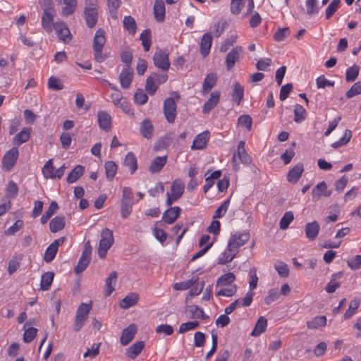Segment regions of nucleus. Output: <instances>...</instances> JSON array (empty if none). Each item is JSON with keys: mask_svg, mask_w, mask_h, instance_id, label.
<instances>
[{"mask_svg": "<svg viewBox=\"0 0 361 361\" xmlns=\"http://www.w3.org/2000/svg\"><path fill=\"white\" fill-rule=\"evenodd\" d=\"M106 41L105 30L103 28H99L94 34L92 42L94 59L98 63L104 61L108 57L107 54L103 51Z\"/></svg>", "mask_w": 361, "mask_h": 361, "instance_id": "1", "label": "nucleus"}, {"mask_svg": "<svg viewBox=\"0 0 361 361\" xmlns=\"http://www.w3.org/2000/svg\"><path fill=\"white\" fill-rule=\"evenodd\" d=\"M185 190V183L179 178L172 183L171 192L166 193V205L171 207L172 204L178 201L183 195Z\"/></svg>", "mask_w": 361, "mask_h": 361, "instance_id": "2", "label": "nucleus"}, {"mask_svg": "<svg viewBox=\"0 0 361 361\" xmlns=\"http://www.w3.org/2000/svg\"><path fill=\"white\" fill-rule=\"evenodd\" d=\"M114 243V236L112 231L108 228H104L101 233V239L98 247V255L101 259H104Z\"/></svg>", "mask_w": 361, "mask_h": 361, "instance_id": "3", "label": "nucleus"}, {"mask_svg": "<svg viewBox=\"0 0 361 361\" xmlns=\"http://www.w3.org/2000/svg\"><path fill=\"white\" fill-rule=\"evenodd\" d=\"M134 204L133 193L130 188L125 187L123 189L121 213L123 218H127L132 212Z\"/></svg>", "mask_w": 361, "mask_h": 361, "instance_id": "4", "label": "nucleus"}, {"mask_svg": "<svg viewBox=\"0 0 361 361\" xmlns=\"http://www.w3.org/2000/svg\"><path fill=\"white\" fill-rule=\"evenodd\" d=\"M245 142L244 141H240L238 145L237 152L233 156L232 163L233 168L235 171L238 170L239 162L244 164H249L252 161L250 156L246 152L245 149Z\"/></svg>", "mask_w": 361, "mask_h": 361, "instance_id": "5", "label": "nucleus"}, {"mask_svg": "<svg viewBox=\"0 0 361 361\" xmlns=\"http://www.w3.org/2000/svg\"><path fill=\"white\" fill-rule=\"evenodd\" d=\"M90 311V306L86 303H82L78 307L74 324V331H78L82 327L88 317Z\"/></svg>", "mask_w": 361, "mask_h": 361, "instance_id": "6", "label": "nucleus"}, {"mask_svg": "<svg viewBox=\"0 0 361 361\" xmlns=\"http://www.w3.org/2000/svg\"><path fill=\"white\" fill-rule=\"evenodd\" d=\"M250 238V234L247 232H237L230 237L228 244L238 252L239 248L247 243Z\"/></svg>", "mask_w": 361, "mask_h": 361, "instance_id": "7", "label": "nucleus"}, {"mask_svg": "<svg viewBox=\"0 0 361 361\" xmlns=\"http://www.w3.org/2000/svg\"><path fill=\"white\" fill-rule=\"evenodd\" d=\"M153 61L155 66L164 71H168L169 68V53L165 50L159 49L156 51L153 56Z\"/></svg>", "mask_w": 361, "mask_h": 361, "instance_id": "8", "label": "nucleus"}, {"mask_svg": "<svg viewBox=\"0 0 361 361\" xmlns=\"http://www.w3.org/2000/svg\"><path fill=\"white\" fill-rule=\"evenodd\" d=\"M243 53V49L240 46L233 47L227 54L226 58V66L228 71H231L238 61Z\"/></svg>", "mask_w": 361, "mask_h": 361, "instance_id": "9", "label": "nucleus"}, {"mask_svg": "<svg viewBox=\"0 0 361 361\" xmlns=\"http://www.w3.org/2000/svg\"><path fill=\"white\" fill-rule=\"evenodd\" d=\"M163 111L169 123H171L175 121L176 117V104L172 97L166 98L164 100Z\"/></svg>", "mask_w": 361, "mask_h": 361, "instance_id": "10", "label": "nucleus"}, {"mask_svg": "<svg viewBox=\"0 0 361 361\" xmlns=\"http://www.w3.org/2000/svg\"><path fill=\"white\" fill-rule=\"evenodd\" d=\"M90 262V241L88 240L85 243V250L80 258L76 267H75V272L80 274L87 267Z\"/></svg>", "mask_w": 361, "mask_h": 361, "instance_id": "11", "label": "nucleus"}, {"mask_svg": "<svg viewBox=\"0 0 361 361\" xmlns=\"http://www.w3.org/2000/svg\"><path fill=\"white\" fill-rule=\"evenodd\" d=\"M18 150L17 147H13L6 152L2 159L3 167L9 171L15 165L18 158Z\"/></svg>", "mask_w": 361, "mask_h": 361, "instance_id": "12", "label": "nucleus"}, {"mask_svg": "<svg viewBox=\"0 0 361 361\" xmlns=\"http://www.w3.org/2000/svg\"><path fill=\"white\" fill-rule=\"evenodd\" d=\"M54 29L56 33L61 41L67 43L71 39V34L67 25L62 21H57L54 23Z\"/></svg>", "mask_w": 361, "mask_h": 361, "instance_id": "13", "label": "nucleus"}, {"mask_svg": "<svg viewBox=\"0 0 361 361\" xmlns=\"http://www.w3.org/2000/svg\"><path fill=\"white\" fill-rule=\"evenodd\" d=\"M63 238L56 239L47 247L44 256V260L47 263L54 260L58 252L59 246L63 243Z\"/></svg>", "mask_w": 361, "mask_h": 361, "instance_id": "14", "label": "nucleus"}, {"mask_svg": "<svg viewBox=\"0 0 361 361\" xmlns=\"http://www.w3.org/2000/svg\"><path fill=\"white\" fill-rule=\"evenodd\" d=\"M209 139V132L205 130L197 135L193 140L192 145H191L192 150L202 149H204Z\"/></svg>", "mask_w": 361, "mask_h": 361, "instance_id": "15", "label": "nucleus"}, {"mask_svg": "<svg viewBox=\"0 0 361 361\" xmlns=\"http://www.w3.org/2000/svg\"><path fill=\"white\" fill-rule=\"evenodd\" d=\"M55 11H44L42 16V27L47 32H52L54 27V17Z\"/></svg>", "mask_w": 361, "mask_h": 361, "instance_id": "16", "label": "nucleus"}, {"mask_svg": "<svg viewBox=\"0 0 361 361\" xmlns=\"http://www.w3.org/2000/svg\"><path fill=\"white\" fill-rule=\"evenodd\" d=\"M181 209L178 207H172L166 209L162 216V220L167 224H172L178 218Z\"/></svg>", "mask_w": 361, "mask_h": 361, "instance_id": "17", "label": "nucleus"}, {"mask_svg": "<svg viewBox=\"0 0 361 361\" xmlns=\"http://www.w3.org/2000/svg\"><path fill=\"white\" fill-rule=\"evenodd\" d=\"M133 78V71L130 67H124L119 75V81L122 88H129Z\"/></svg>", "mask_w": 361, "mask_h": 361, "instance_id": "18", "label": "nucleus"}, {"mask_svg": "<svg viewBox=\"0 0 361 361\" xmlns=\"http://www.w3.org/2000/svg\"><path fill=\"white\" fill-rule=\"evenodd\" d=\"M212 40L213 38L210 32H206L202 35L200 44L202 57L205 58L209 54Z\"/></svg>", "mask_w": 361, "mask_h": 361, "instance_id": "19", "label": "nucleus"}, {"mask_svg": "<svg viewBox=\"0 0 361 361\" xmlns=\"http://www.w3.org/2000/svg\"><path fill=\"white\" fill-rule=\"evenodd\" d=\"M238 251L228 244L226 250L219 256L217 262L219 264H226L231 262L237 255Z\"/></svg>", "mask_w": 361, "mask_h": 361, "instance_id": "20", "label": "nucleus"}, {"mask_svg": "<svg viewBox=\"0 0 361 361\" xmlns=\"http://www.w3.org/2000/svg\"><path fill=\"white\" fill-rule=\"evenodd\" d=\"M320 226L317 221L307 223L305 226V233L306 238L310 240H314L318 236Z\"/></svg>", "mask_w": 361, "mask_h": 361, "instance_id": "21", "label": "nucleus"}, {"mask_svg": "<svg viewBox=\"0 0 361 361\" xmlns=\"http://www.w3.org/2000/svg\"><path fill=\"white\" fill-rule=\"evenodd\" d=\"M304 171V166L302 163L297 164L291 169L287 174V180L290 183H296Z\"/></svg>", "mask_w": 361, "mask_h": 361, "instance_id": "22", "label": "nucleus"}, {"mask_svg": "<svg viewBox=\"0 0 361 361\" xmlns=\"http://www.w3.org/2000/svg\"><path fill=\"white\" fill-rule=\"evenodd\" d=\"M97 121L99 128L104 131H109L111 128V116L103 111H100L97 114Z\"/></svg>", "mask_w": 361, "mask_h": 361, "instance_id": "23", "label": "nucleus"}, {"mask_svg": "<svg viewBox=\"0 0 361 361\" xmlns=\"http://www.w3.org/2000/svg\"><path fill=\"white\" fill-rule=\"evenodd\" d=\"M220 92L214 91L210 94L209 99L202 106V112L208 114L212 109H214L219 102Z\"/></svg>", "mask_w": 361, "mask_h": 361, "instance_id": "24", "label": "nucleus"}, {"mask_svg": "<svg viewBox=\"0 0 361 361\" xmlns=\"http://www.w3.org/2000/svg\"><path fill=\"white\" fill-rule=\"evenodd\" d=\"M327 185L325 181L319 183L312 190V200L316 202L319 200L323 194L326 197L331 195V192H327Z\"/></svg>", "mask_w": 361, "mask_h": 361, "instance_id": "25", "label": "nucleus"}, {"mask_svg": "<svg viewBox=\"0 0 361 361\" xmlns=\"http://www.w3.org/2000/svg\"><path fill=\"white\" fill-rule=\"evenodd\" d=\"M137 328L135 324H130L126 328L121 334L120 341L123 345H128L134 338Z\"/></svg>", "mask_w": 361, "mask_h": 361, "instance_id": "26", "label": "nucleus"}, {"mask_svg": "<svg viewBox=\"0 0 361 361\" xmlns=\"http://www.w3.org/2000/svg\"><path fill=\"white\" fill-rule=\"evenodd\" d=\"M31 131V128H23L20 132L14 136L13 144L18 147L26 142L30 137Z\"/></svg>", "mask_w": 361, "mask_h": 361, "instance_id": "27", "label": "nucleus"}, {"mask_svg": "<svg viewBox=\"0 0 361 361\" xmlns=\"http://www.w3.org/2000/svg\"><path fill=\"white\" fill-rule=\"evenodd\" d=\"M154 18L157 22H163L165 19V6L162 0H155L153 8Z\"/></svg>", "mask_w": 361, "mask_h": 361, "instance_id": "28", "label": "nucleus"}, {"mask_svg": "<svg viewBox=\"0 0 361 361\" xmlns=\"http://www.w3.org/2000/svg\"><path fill=\"white\" fill-rule=\"evenodd\" d=\"M217 80L216 75L214 73L208 74L202 84V94H207L216 85Z\"/></svg>", "mask_w": 361, "mask_h": 361, "instance_id": "29", "label": "nucleus"}, {"mask_svg": "<svg viewBox=\"0 0 361 361\" xmlns=\"http://www.w3.org/2000/svg\"><path fill=\"white\" fill-rule=\"evenodd\" d=\"M117 272L112 271L106 278L105 281V290L104 294L106 296H109L114 290V286L117 281Z\"/></svg>", "mask_w": 361, "mask_h": 361, "instance_id": "30", "label": "nucleus"}, {"mask_svg": "<svg viewBox=\"0 0 361 361\" xmlns=\"http://www.w3.org/2000/svg\"><path fill=\"white\" fill-rule=\"evenodd\" d=\"M244 97V87L238 82H235L233 87L232 92V99L236 103L237 105H240L241 101Z\"/></svg>", "mask_w": 361, "mask_h": 361, "instance_id": "31", "label": "nucleus"}, {"mask_svg": "<svg viewBox=\"0 0 361 361\" xmlns=\"http://www.w3.org/2000/svg\"><path fill=\"white\" fill-rule=\"evenodd\" d=\"M145 347L143 341H137L131 345L126 353L127 356L130 359H135L142 350Z\"/></svg>", "mask_w": 361, "mask_h": 361, "instance_id": "32", "label": "nucleus"}, {"mask_svg": "<svg viewBox=\"0 0 361 361\" xmlns=\"http://www.w3.org/2000/svg\"><path fill=\"white\" fill-rule=\"evenodd\" d=\"M123 165L128 167L131 174H133L137 169V162L135 155L133 152H128L123 161Z\"/></svg>", "mask_w": 361, "mask_h": 361, "instance_id": "33", "label": "nucleus"}, {"mask_svg": "<svg viewBox=\"0 0 361 361\" xmlns=\"http://www.w3.org/2000/svg\"><path fill=\"white\" fill-rule=\"evenodd\" d=\"M139 300V296L135 293L126 295L121 302L120 307L123 309H128L135 305Z\"/></svg>", "mask_w": 361, "mask_h": 361, "instance_id": "34", "label": "nucleus"}, {"mask_svg": "<svg viewBox=\"0 0 361 361\" xmlns=\"http://www.w3.org/2000/svg\"><path fill=\"white\" fill-rule=\"evenodd\" d=\"M166 163V157H157L154 158L149 166V170L151 173H154L159 172Z\"/></svg>", "mask_w": 361, "mask_h": 361, "instance_id": "35", "label": "nucleus"}, {"mask_svg": "<svg viewBox=\"0 0 361 361\" xmlns=\"http://www.w3.org/2000/svg\"><path fill=\"white\" fill-rule=\"evenodd\" d=\"M267 320L264 317H260L257 323L255 324V328L251 332V336H259L263 332H264L267 329Z\"/></svg>", "mask_w": 361, "mask_h": 361, "instance_id": "36", "label": "nucleus"}, {"mask_svg": "<svg viewBox=\"0 0 361 361\" xmlns=\"http://www.w3.org/2000/svg\"><path fill=\"white\" fill-rule=\"evenodd\" d=\"M65 220L63 216H57L53 218L49 223V228L52 233H56L64 228Z\"/></svg>", "mask_w": 361, "mask_h": 361, "instance_id": "37", "label": "nucleus"}, {"mask_svg": "<svg viewBox=\"0 0 361 361\" xmlns=\"http://www.w3.org/2000/svg\"><path fill=\"white\" fill-rule=\"evenodd\" d=\"M235 280V276L232 272L226 273L218 278L216 281V286H233V283Z\"/></svg>", "mask_w": 361, "mask_h": 361, "instance_id": "38", "label": "nucleus"}, {"mask_svg": "<svg viewBox=\"0 0 361 361\" xmlns=\"http://www.w3.org/2000/svg\"><path fill=\"white\" fill-rule=\"evenodd\" d=\"M153 133V126L150 120L145 119L140 124V133L147 139L151 138Z\"/></svg>", "mask_w": 361, "mask_h": 361, "instance_id": "39", "label": "nucleus"}, {"mask_svg": "<svg viewBox=\"0 0 361 361\" xmlns=\"http://www.w3.org/2000/svg\"><path fill=\"white\" fill-rule=\"evenodd\" d=\"M326 325V317L325 316H317L312 320L308 321L307 326L309 329H316L319 327H324Z\"/></svg>", "mask_w": 361, "mask_h": 361, "instance_id": "40", "label": "nucleus"}, {"mask_svg": "<svg viewBox=\"0 0 361 361\" xmlns=\"http://www.w3.org/2000/svg\"><path fill=\"white\" fill-rule=\"evenodd\" d=\"M54 274L52 271H47L41 276L40 286L41 289L47 290L49 289L51 284L54 280Z\"/></svg>", "mask_w": 361, "mask_h": 361, "instance_id": "41", "label": "nucleus"}, {"mask_svg": "<svg viewBox=\"0 0 361 361\" xmlns=\"http://www.w3.org/2000/svg\"><path fill=\"white\" fill-rule=\"evenodd\" d=\"M84 173V167L78 165L76 166L68 175L67 176V182L69 183H73L78 180V179L80 178V177Z\"/></svg>", "mask_w": 361, "mask_h": 361, "instance_id": "42", "label": "nucleus"}, {"mask_svg": "<svg viewBox=\"0 0 361 361\" xmlns=\"http://www.w3.org/2000/svg\"><path fill=\"white\" fill-rule=\"evenodd\" d=\"M123 27L130 35H135L137 30V25L135 19L130 16H125L123 21Z\"/></svg>", "mask_w": 361, "mask_h": 361, "instance_id": "43", "label": "nucleus"}, {"mask_svg": "<svg viewBox=\"0 0 361 361\" xmlns=\"http://www.w3.org/2000/svg\"><path fill=\"white\" fill-rule=\"evenodd\" d=\"M352 135V131L349 129H346L342 137L339 139V140L333 142L331 144V147L334 149H338L341 146L346 145L350 142Z\"/></svg>", "mask_w": 361, "mask_h": 361, "instance_id": "44", "label": "nucleus"}, {"mask_svg": "<svg viewBox=\"0 0 361 361\" xmlns=\"http://www.w3.org/2000/svg\"><path fill=\"white\" fill-rule=\"evenodd\" d=\"M108 11L111 17L117 19V10L121 5V0H106Z\"/></svg>", "mask_w": 361, "mask_h": 361, "instance_id": "45", "label": "nucleus"}, {"mask_svg": "<svg viewBox=\"0 0 361 361\" xmlns=\"http://www.w3.org/2000/svg\"><path fill=\"white\" fill-rule=\"evenodd\" d=\"M110 87L113 90V92L110 94V98L111 99L112 102L116 106H119L122 107L125 111H126V106L124 108L123 105L121 102L122 99H123L121 92L118 89H116L114 86H112L111 85H110Z\"/></svg>", "mask_w": 361, "mask_h": 361, "instance_id": "46", "label": "nucleus"}, {"mask_svg": "<svg viewBox=\"0 0 361 361\" xmlns=\"http://www.w3.org/2000/svg\"><path fill=\"white\" fill-rule=\"evenodd\" d=\"M140 39L142 41V45L143 46L144 50L148 51L151 47V31L149 29L145 30L140 36Z\"/></svg>", "mask_w": 361, "mask_h": 361, "instance_id": "47", "label": "nucleus"}, {"mask_svg": "<svg viewBox=\"0 0 361 361\" xmlns=\"http://www.w3.org/2000/svg\"><path fill=\"white\" fill-rule=\"evenodd\" d=\"M58 209V204L56 202L52 201L48 209L45 211L44 214L41 217V223L42 224H46L49 218L56 212Z\"/></svg>", "mask_w": 361, "mask_h": 361, "instance_id": "48", "label": "nucleus"}, {"mask_svg": "<svg viewBox=\"0 0 361 361\" xmlns=\"http://www.w3.org/2000/svg\"><path fill=\"white\" fill-rule=\"evenodd\" d=\"M307 112L305 109L300 104L294 106V121L300 123L306 118Z\"/></svg>", "mask_w": 361, "mask_h": 361, "instance_id": "49", "label": "nucleus"}, {"mask_svg": "<svg viewBox=\"0 0 361 361\" xmlns=\"http://www.w3.org/2000/svg\"><path fill=\"white\" fill-rule=\"evenodd\" d=\"M274 267L281 277L286 278L288 276L289 269L285 262L282 261H276L274 263Z\"/></svg>", "mask_w": 361, "mask_h": 361, "instance_id": "50", "label": "nucleus"}, {"mask_svg": "<svg viewBox=\"0 0 361 361\" xmlns=\"http://www.w3.org/2000/svg\"><path fill=\"white\" fill-rule=\"evenodd\" d=\"M360 306V300L355 298L350 301L348 309L344 314V317L346 319L351 318L355 313L356 310Z\"/></svg>", "mask_w": 361, "mask_h": 361, "instance_id": "51", "label": "nucleus"}, {"mask_svg": "<svg viewBox=\"0 0 361 361\" xmlns=\"http://www.w3.org/2000/svg\"><path fill=\"white\" fill-rule=\"evenodd\" d=\"M63 3L66 5L62 9V14L64 16L71 15L76 7V0H62Z\"/></svg>", "mask_w": 361, "mask_h": 361, "instance_id": "52", "label": "nucleus"}, {"mask_svg": "<svg viewBox=\"0 0 361 361\" xmlns=\"http://www.w3.org/2000/svg\"><path fill=\"white\" fill-rule=\"evenodd\" d=\"M359 71L360 68L356 65L348 68L345 73V80L348 82L355 81L359 75Z\"/></svg>", "mask_w": 361, "mask_h": 361, "instance_id": "53", "label": "nucleus"}, {"mask_svg": "<svg viewBox=\"0 0 361 361\" xmlns=\"http://www.w3.org/2000/svg\"><path fill=\"white\" fill-rule=\"evenodd\" d=\"M294 216L292 212H286L279 222L280 228L285 230L288 228L290 224L293 221Z\"/></svg>", "mask_w": 361, "mask_h": 361, "instance_id": "54", "label": "nucleus"}, {"mask_svg": "<svg viewBox=\"0 0 361 361\" xmlns=\"http://www.w3.org/2000/svg\"><path fill=\"white\" fill-rule=\"evenodd\" d=\"M42 173L45 178H54V168L52 159H49L42 168Z\"/></svg>", "mask_w": 361, "mask_h": 361, "instance_id": "55", "label": "nucleus"}, {"mask_svg": "<svg viewBox=\"0 0 361 361\" xmlns=\"http://www.w3.org/2000/svg\"><path fill=\"white\" fill-rule=\"evenodd\" d=\"M341 5V1L340 0H333L330 4L327 6L325 15L326 18L329 19L334 13L338 9Z\"/></svg>", "mask_w": 361, "mask_h": 361, "instance_id": "56", "label": "nucleus"}, {"mask_svg": "<svg viewBox=\"0 0 361 361\" xmlns=\"http://www.w3.org/2000/svg\"><path fill=\"white\" fill-rule=\"evenodd\" d=\"M200 325V322L197 321H191L183 323L180 325L178 332L179 334H183L186 331L194 330L197 328Z\"/></svg>", "mask_w": 361, "mask_h": 361, "instance_id": "57", "label": "nucleus"}, {"mask_svg": "<svg viewBox=\"0 0 361 361\" xmlns=\"http://www.w3.org/2000/svg\"><path fill=\"white\" fill-rule=\"evenodd\" d=\"M106 176L109 179H112L116 175L117 171V165L113 161L106 162L104 165Z\"/></svg>", "mask_w": 361, "mask_h": 361, "instance_id": "58", "label": "nucleus"}, {"mask_svg": "<svg viewBox=\"0 0 361 361\" xmlns=\"http://www.w3.org/2000/svg\"><path fill=\"white\" fill-rule=\"evenodd\" d=\"M237 35H233L222 42L219 50L221 52H226L231 46H233L237 40Z\"/></svg>", "mask_w": 361, "mask_h": 361, "instance_id": "59", "label": "nucleus"}, {"mask_svg": "<svg viewBox=\"0 0 361 361\" xmlns=\"http://www.w3.org/2000/svg\"><path fill=\"white\" fill-rule=\"evenodd\" d=\"M222 287L216 293L218 296L231 297L235 295L237 290L235 285Z\"/></svg>", "mask_w": 361, "mask_h": 361, "instance_id": "60", "label": "nucleus"}, {"mask_svg": "<svg viewBox=\"0 0 361 361\" xmlns=\"http://www.w3.org/2000/svg\"><path fill=\"white\" fill-rule=\"evenodd\" d=\"M305 6L307 9V13L310 16L319 13L317 0H306Z\"/></svg>", "mask_w": 361, "mask_h": 361, "instance_id": "61", "label": "nucleus"}, {"mask_svg": "<svg viewBox=\"0 0 361 361\" xmlns=\"http://www.w3.org/2000/svg\"><path fill=\"white\" fill-rule=\"evenodd\" d=\"M47 85L49 89L56 91L61 90L63 88V85L61 80L54 76H51L49 78Z\"/></svg>", "mask_w": 361, "mask_h": 361, "instance_id": "62", "label": "nucleus"}, {"mask_svg": "<svg viewBox=\"0 0 361 361\" xmlns=\"http://www.w3.org/2000/svg\"><path fill=\"white\" fill-rule=\"evenodd\" d=\"M361 94V82L358 81L354 83L352 87L349 89V90L346 92V97L350 99L355 96L359 95Z\"/></svg>", "mask_w": 361, "mask_h": 361, "instance_id": "63", "label": "nucleus"}, {"mask_svg": "<svg viewBox=\"0 0 361 361\" xmlns=\"http://www.w3.org/2000/svg\"><path fill=\"white\" fill-rule=\"evenodd\" d=\"M148 97L142 89H138L134 94V101L136 104L143 105L147 103Z\"/></svg>", "mask_w": 361, "mask_h": 361, "instance_id": "64", "label": "nucleus"}]
</instances>
